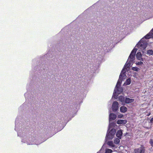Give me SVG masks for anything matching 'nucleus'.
<instances>
[{
    "label": "nucleus",
    "instance_id": "nucleus-6",
    "mask_svg": "<svg viewBox=\"0 0 153 153\" xmlns=\"http://www.w3.org/2000/svg\"><path fill=\"white\" fill-rule=\"evenodd\" d=\"M134 153H144L145 147L143 146H141L140 147L134 149Z\"/></svg>",
    "mask_w": 153,
    "mask_h": 153
},
{
    "label": "nucleus",
    "instance_id": "nucleus-18",
    "mask_svg": "<svg viewBox=\"0 0 153 153\" xmlns=\"http://www.w3.org/2000/svg\"><path fill=\"white\" fill-rule=\"evenodd\" d=\"M108 145L112 147H114V145L112 141H109L108 142Z\"/></svg>",
    "mask_w": 153,
    "mask_h": 153
},
{
    "label": "nucleus",
    "instance_id": "nucleus-24",
    "mask_svg": "<svg viewBox=\"0 0 153 153\" xmlns=\"http://www.w3.org/2000/svg\"><path fill=\"white\" fill-rule=\"evenodd\" d=\"M150 123H153V117L150 120Z\"/></svg>",
    "mask_w": 153,
    "mask_h": 153
},
{
    "label": "nucleus",
    "instance_id": "nucleus-15",
    "mask_svg": "<svg viewBox=\"0 0 153 153\" xmlns=\"http://www.w3.org/2000/svg\"><path fill=\"white\" fill-rule=\"evenodd\" d=\"M131 82L130 78H129L126 80V82L124 84V85H129L130 84Z\"/></svg>",
    "mask_w": 153,
    "mask_h": 153
},
{
    "label": "nucleus",
    "instance_id": "nucleus-13",
    "mask_svg": "<svg viewBox=\"0 0 153 153\" xmlns=\"http://www.w3.org/2000/svg\"><path fill=\"white\" fill-rule=\"evenodd\" d=\"M118 100L119 101L122 102L123 104L125 103V98L123 96H119L118 98Z\"/></svg>",
    "mask_w": 153,
    "mask_h": 153
},
{
    "label": "nucleus",
    "instance_id": "nucleus-23",
    "mask_svg": "<svg viewBox=\"0 0 153 153\" xmlns=\"http://www.w3.org/2000/svg\"><path fill=\"white\" fill-rule=\"evenodd\" d=\"M143 63V62L141 61H140V62H138L137 63V64L138 65H141Z\"/></svg>",
    "mask_w": 153,
    "mask_h": 153
},
{
    "label": "nucleus",
    "instance_id": "nucleus-17",
    "mask_svg": "<svg viewBox=\"0 0 153 153\" xmlns=\"http://www.w3.org/2000/svg\"><path fill=\"white\" fill-rule=\"evenodd\" d=\"M147 54L149 56L153 55V50H148L147 51Z\"/></svg>",
    "mask_w": 153,
    "mask_h": 153
},
{
    "label": "nucleus",
    "instance_id": "nucleus-8",
    "mask_svg": "<svg viewBox=\"0 0 153 153\" xmlns=\"http://www.w3.org/2000/svg\"><path fill=\"white\" fill-rule=\"evenodd\" d=\"M144 37L146 39L153 37V28L151 30L149 33L144 36Z\"/></svg>",
    "mask_w": 153,
    "mask_h": 153
},
{
    "label": "nucleus",
    "instance_id": "nucleus-7",
    "mask_svg": "<svg viewBox=\"0 0 153 153\" xmlns=\"http://www.w3.org/2000/svg\"><path fill=\"white\" fill-rule=\"evenodd\" d=\"M112 108L113 111L115 112L118 108V103L117 101L114 102L112 104Z\"/></svg>",
    "mask_w": 153,
    "mask_h": 153
},
{
    "label": "nucleus",
    "instance_id": "nucleus-5",
    "mask_svg": "<svg viewBox=\"0 0 153 153\" xmlns=\"http://www.w3.org/2000/svg\"><path fill=\"white\" fill-rule=\"evenodd\" d=\"M34 140L35 139L34 138L33 139L32 138H26L22 139V142L24 143H26L27 145H29L34 144L38 145V144L36 143V142H34Z\"/></svg>",
    "mask_w": 153,
    "mask_h": 153
},
{
    "label": "nucleus",
    "instance_id": "nucleus-19",
    "mask_svg": "<svg viewBox=\"0 0 153 153\" xmlns=\"http://www.w3.org/2000/svg\"><path fill=\"white\" fill-rule=\"evenodd\" d=\"M112 151L109 149H107L106 150L105 153H111Z\"/></svg>",
    "mask_w": 153,
    "mask_h": 153
},
{
    "label": "nucleus",
    "instance_id": "nucleus-14",
    "mask_svg": "<svg viewBox=\"0 0 153 153\" xmlns=\"http://www.w3.org/2000/svg\"><path fill=\"white\" fill-rule=\"evenodd\" d=\"M120 111L122 112L125 113L127 111V108L124 106H121L120 108Z\"/></svg>",
    "mask_w": 153,
    "mask_h": 153
},
{
    "label": "nucleus",
    "instance_id": "nucleus-16",
    "mask_svg": "<svg viewBox=\"0 0 153 153\" xmlns=\"http://www.w3.org/2000/svg\"><path fill=\"white\" fill-rule=\"evenodd\" d=\"M120 139H119V138H116L114 140V143L116 144H118L120 143Z\"/></svg>",
    "mask_w": 153,
    "mask_h": 153
},
{
    "label": "nucleus",
    "instance_id": "nucleus-10",
    "mask_svg": "<svg viewBox=\"0 0 153 153\" xmlns=\"http://www.w3.org/2000/svg\"><path fill=\"white\" fill-rule=\"evenodd\" d=\"M123 135V132L121 130L118 131L116 133V136L119 139L121 138Z\"/></svg>",
    "mask_w": 153,
    "mask_h": 153
},
{
    "label": "nucleus",
    "instance_id": "nucleus-9",
    "mask_svg": "<svg viewBox=\"0 0 153 153\" xmlns=\"http://www.w3.org/2000/svg\"><path fill=\"white\" fill-rule=\"evenodd\" d=\"M142 54L140 52H138L136 54V57L137 59L143 61V59L142 57Z\"/></svg>",
    "mask_w": 153,
    "mask_h": 153
},
{
    "label": "nucleus",
    "instance_id": "nucleus-26",
    "mask_svg": "<svg viewBox=\"0 0 153 153\" xmlns=\"http://www.w3.org/2000/svg\"><path fill=\"white\" fill-rule=\"evenodd\" d=\"M18 136H19V133H18Z\"/></svg>",
    "mask_w": 153,
    "mask_h": 153
},
{
    "label": "nucleus",
    "instance_id": "nucleus-3",
    "mask_svg": "<svg viewBox=\"0 0 153 153\" xmlns=\"http://www.w3.org/2000/svg\"><path fill=\"white\" fill-rule=\"evenodd\" d=\"M123 71L124 69L121 71L119 76V79L115 87V89L114 90L113 97L115 99H117L118 94L121 93L123 91V88H122L119 87L118 85H119L120 86L121 83L122 82V79L121 78H122L121 77L123 76L122 73L123 72Z\"/></svg>",
    "mask_w": 153,
    "mask_h": 153
},
{
    "label": "nucleus",
    "instance_id": "nucleus-25",
    "mask_svg": "<svg viewBox=\"0 0 153 153\" xmlns=\"http://www.w3.org/2000/svg\"><path fill=\"white\" fill-rule=\"evenodd\" d=\"M26 94H25V97L26 96Z\"/></svg>",
    "mask_w": 153,
    "mask_h": 153
},
{
    "label": "nucleus",
    "instance_id": "nucleus-12",
    "mask_svg": "<svg viewBox=\"0 0 153 153\" xmlns=\"http://www.w3.org/2000/svg\"><path fill=\"white\" fill-rule=\"evenodd\" d=\"M126 123V120H118L117 122V123L118 124H125Z\"/></svg>",
    "mask_w": 153,
    "mask_h": 153
},
{
    "label": "nucleus",
    "instance_id": "nucleus-11",
    "mask_svg": "<svg viewBox=\"0 0 153 153\" xmlns=\"http://www.w3.org/2000/svg\"><path fill=\"white\" fill-rule=\"evenodd\" d=\"M134 101V99H130L128 98H126L125 100V103H129L133 102Z\"/></svg>",
    "mask_w": 153,
    "mask_h": 153
},
{
    "label": "nucleus",
    "instance_id": "nucleus-20",
    "mask_svg": "<svg viewBox=\"0 0 153 153\" xmlns=\"http://www.w3.org/2000/svg\"><path fill=\"white\" fill-rule=\"evenodd\" d=\"M139 69V68L137 67H133L132 68V70L135 71H137Z\"/></svg>",
    "mask_w": 153,
    "mask_h": 153
},
{
    "label": "nucleus",
    "instance_id": "nucleus-1",
    "mask_svg": "<svg viewBox=\"0 0 153 153\" xmlns=\"http://www.w3.org/2000/svg\"><path fill=\"white\" fill-rule=\"evenodd\" d=\"M116 117V115L113 113H111L109 114V124L106 136L105 139L106 140L112 139L116 133V130L114 128H112L109 131L112 126H114L115 125V123H111V122L112 120H114Z\"/></svg>",
    "mask_w": 153,
    "mask_h": 153
},
{
    "label": "nucleus",
    "instance_id": "nucleus-27",
    "mask_svg": "<svg viewBox=\"0 0 153 153\" xmlns=\"http://www.w3.org/2000/svg\"><path fill=\"white\" fill-rule=\"evenodd\" d=\"M48 55V54L47 53V55Z\"/></svg>",
    "mask_w": 153,
    "mask_h": 153
},
{
    "label": "nucleus",
    "instance_id": "nucleus-4",
    "mask_svg": "<svg viewBox=\"0 0 153 153\" xmlns=\"http://www.w3.org/2000/svg\"><path fill=\"white\" fill-rule=\"evenodd\" d=\"M147 42L146 41H143L142 39L137 45L136 47L140 48L142 50H144L147 47Z\"/></svg>",
    "mask_w": 153,
    "mask_h": 153
},
{
    "label": "nucleus",
    "instance_id": "nucleus-2",
    "mask_svg": "<svg viewBox=\"0 0 153 153\" xmlns=\"http://www.w3.org/2000/svg\"><path fill=\"white\" fill-rule=\"evenodd\" d=\"M137 49L136 48H134L132 51L131 54H130L127 61V62L126 65H125L123 68L122 69V71L124 69L123 72L122 73L123 76L122 77V78L124 77L126 75L124 74L125 73V68H126V67L127 68H129L131 65L130 62H132L134 61L135 58V53L136 52Z\"/></svg>",
    "mask_w": 153,
    "mask_h": 153
},
{
    "label": "nucleus",
    "instance_id": "nucleus-21",
    "mask_svg": "<svg viewBox=\"0 0 153 153\" xmlns=\"http://www.w3.org/2000/svg\"><path fill=\"white\" fill-rule=\"evenodd\" d=\"M149 143L153 147V139H151L149 141Z\"/></svg>",
    "mask_w": 153,
    "mask_h": 153
},
{
    "label": "nucleus",
    "instance_id": "nucleus-22",
    "mask_svg": "<svg viewBox=\"0 0 153 153\" xmlns=\"http://www.w3.org/2000/svg\"><path fill=\"white\" fill-rule=\"evenodd\" d=\"M17 119H16L15 120V130L16 131H17Z\"/></svg>",
    "mask_w": 153,
    "mask_h": 153
}]
</instances>
